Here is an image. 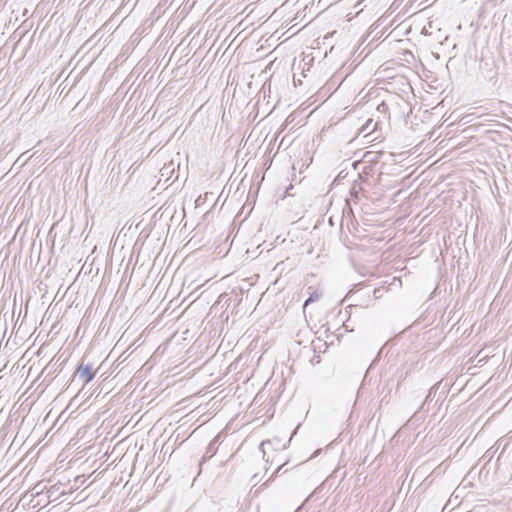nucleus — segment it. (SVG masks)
<instances>
[{"label":"nucleus","instance_id":"obj_1","mask_svg":"<svg viewBox=\"0 0 512 512\" xmlns=\"http://www.w3.org/2000/svg\"><path fill=\"white\" fill-rule=\"evenodd\" d=\"M92 364H87L83 366L82 364L77 368L74 377H78L80 380L84 382V384H88L95 376V373L92 371Z\"/></svg>","mask_w":512,"mask_h":512},{"label":"nucleus","instance_id":"obj_2","mask_svg":"<svg viewBox=\"0 0 512 512\" xmlns=\"http://www.w3.org/2000/svg\"><path fill=\"white\" fill-rule=\"evenodd\" d=\"M308 293L309 297L304 303V308L307 307L310 303L318 301L323 295L321 290L313 288L312 286L308 287Z\"/></svg>","mask_w":512,"mask_h":512},{"label":"nucleus","instance_id":"obj_3","mask_svg":"<svg viewBox=\"0 0 512 512\" xmlns=\"http://www.w3.org/2000/svg\"><path fill=\"white\" fill-rule=\"evenodd\" d=\"M174 172V163L171 162L169 163L168 165H165L161 170H160V173H161V176L164 177V176H168L169 173H173Z\"/></svg>","mask_w":512,"mask_h":512}]
</instances>
